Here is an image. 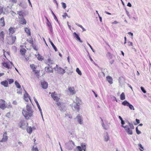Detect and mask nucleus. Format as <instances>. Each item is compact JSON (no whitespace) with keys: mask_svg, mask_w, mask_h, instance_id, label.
I'll list each match as a JSON object with an SVG mask.
<instances>
[{"mask_svg":"<svg viewBox=\"0 0 151 151\" xmlns=\"http://www.w3.org/2000/svg\"><path fill=\"white\" fill-rule=\"evenodd\" d=\"M126 122L128 125L125 126L124 128L126 133L129 135H132L133 134L132 129H134V126L132 123H130L129 121H127Z\"/></svg>","mask_w":151,"mask_h":151,"instance_id":"f03ea898","label":"nucleus"},{"mask_svg":"<svg viewBox=\"0 0 151 151\" xmlns=\"http://www.w3.org/2000/svg\"><path fill=\"white\" fill-rule=\"evenodd\" d=\"M69 145L70 146H67V149L68 150H71L73 148V147L72 146H70V145Z\"/></svg>","mask_w":151,"mask_h":151,"instance_id":"8fccbe9b","label":"nucleus"},{"mask_svg":"<svg viewBox=\"0 0 151 151\" xmlns=\"http://www.w3.org/2000/svg\"><path fill=\"white\" fill-rule=\"evenodd\" d=\"M47 26L49 27V29L50 31L52 30V27L51 24V23L49 21H48V22L47 23Z\"/></svg>","mask_w":151,"mask_h":151,"instance_id":"cd10ccee","label":"nucleus"},{"mask_svg":"<svg viewBox=\"0 0 151 151\" xmlns=\"http://www.w3.org/2000/svg\"><path fill=\"white\" fill-rule=\"evenodd\" d=\"M49 41L50 42L51 45L52 46L53 48H54V49L55 50V51H56V52L57 51H58L57 49V48L54 45V44L51 41V40L50 38H49Z\"/></svg>","mask_w":151,"mask_h":151,"instance_id":"4be33fe9","label":"nucleus"},{"mask_svg":"<svg viewBox=\"0 0 151 151\" xmlns=\"http://www.w3.org/2000/svg\"><path fill=\"white\" fill-rule=\"evenodd\" d=\"M121 124H122L121 126L124 128L125 126L124 125V124H125V122L123 120L122 121H121Z\"/></svg>","mask_w":151,"mask_h":151,"instance_id":"09e8293b","label":"nucleus"},{"mask_svg":"<svg viewBox=\"0 0 151 151\" xmlns=\"http://www.w3.org/2000/svg\"><path fill=\"white\" fill-rule=\"evenodd\" d=\"M26 51V50L24 48H22L20 50V52L22 55H24Z\"/></svg>","mask_w":151,"mask_h":151,"instance_id":"a878e982","label":"nucleus"},{"mask_svg":"<svg viewBox=\"0 0 151 151\" xmlns=\"http://www.w3.org/2000/svg\"><path fill=\"white\" fill-rule=\"evenodd\" d=\"M15 84L16 86L18 88H20L21 86L20 84L19 83L17 82V81H16L15 82Z\"/></svg>","mask_w":151,"mask_h":151,"instance_id":"e433bc0d","label":"nucleus"},{"mask_svg":"<svg viewBox=\"0 0 151 151\" xmlns=\"http://www.w3.org/2000/svg\"><path fill=\"white\" fill-rule=\"evenodd\" d=\"M8 139V137L6 136V132L4 133L3 135V137L0 142H6Z\"/></svg>","mask_w":151,"mask_h":151,"instance_id":"1a4fd4ad","label":"nucleus"},{"mask_svg":"<svg viewBox=\"0 0 151 151\" xmlns=\"http://www.w3.org/2000/svg\"><path fill=\"white\" fill-rule=\"evenodd\" d=\"M71 143H72L74 146H75L74 142L72 140L70 141V142L68 143V144L70 145H71Z\"/></svg>","mask_w":151,"mask_h":151,"instance_id":"13d9d810","label":"nucleus"},{"mask_svg":"<svg viewBox=\"0 0 151 151\" xmlns=\"http://www.w3.org/2000/svg\"><path fill=\"white\" fill-rule=\"evenodd\" d=\"M104 140L105 142H107L109 139V135L107 133H106L105 135L104 136Z\"/></svg>","mask_w":151,"mask_h":151,"instance_id":"b1692460","label":"nucleus"},{"mask_svg":"<svg viewBox=\"0 0 151 151\" xmlns=\"http://www.w3.org/2000/svg\"><path fill=\"white\" fill-rule=\"evenodd\" d=\"M4 19V17L1 18L0 19V25L2 27L5 26Z\"/></svg>","mask_w":151,"mask_h":151,"instance_id":"f3484780","label":"nucleus"},{"mask_svg":"<svg viewBox=\"0 0 151 151\" xmlns=\"http://www.w3.org/2000/svg\"><path fill=\"white\" fill-rule=\"evenodd\" d=\"M141 89L143 93H146V91L145 89L143 87L141 86Z\"/></svg>","mask_w":151,"mask_h":151,"instance_id":"864d4df0","label":"nucleus"},{"mask_svg":"<svg viewBox=\"0 0 151 151\" xmlns=\"http://www.w3.org/2000/svg\"><path fill=\"white\" fill-rule=\"evenodd\" d=\"M9 84H11L14 82V80L12 79H10L8 80Z\"/></svg>","mask_w":151,"mask_h":151,"instance_id":"603ef678","label":"nucleus"},{"mask_svg":"<svg viewBox=\"0 0 151 151\" xmlns=\"http://www.w3.org/2000/svg\"><path fill=\"white\" fill-rule=\"evenodd\" d=\"M56 104H57V105L58 106H60V110L61 111H64L65 110V109H64V107H63V106L62 105H61L62 103L61 102H57Z\"/></svg>","mask_w":151,"mask_h":151,"instance_id":"412c9836","label":"nucleus"},{"mask_svg":"<svg viewBox=\"0 0 151 151\" xmlns=\"http://www.w3.org/2000/svg\"><path fill=\"white\" fill-rule=\"evenodd\" d=\"M20 22L21 24H26L27 23L26 20L24 18H22L21 19Z\"/></svg>","mask_w":151,"mask_h":151,"instance_id":"4c0bfd02","label":"nucleus"},{"mask_svg":"<svg viewBox=\"0 0 151 151\" xmlns=\"http://www.w3.org/2000/svg\"><path fill=\"white\" fill-rule=\"evenodd\" d=\"M80 104H78L73 103L72 106L73 109L75 111L78 112L80 109Z\"/></svg>","mask_w":151,"mask_h":151,"instance_id":"39448f33","label":"nucleus"},{"mask_svg":"<svg viewBox=\"0 0 151 151\" xmlns=\"http://www.w3.org/2000/svg\"><path fill=\"white\" fill-rule=\"evenodd\" d=\"M11 65H9L8 63H2L3 66L6 67V68L9 69L12 68V65H13V63L12 62H10Z\"/></svg>","mask_w":151,"mask_h":151,"instance_id":"6e6552de","label":"nucleus"},{"mask_svg":"<svg viewBox=\"0 0 151 151\" xmlns=\"http://www.w3.org/2000/svg\"><path fill=\"white\" fill-rule=\"evenodd\" d=\"M128 45L129 46L131 45L132 46H133V43L132 42H128Z\"/></svg>","mask_w":151,"mask_h":151,"instance_id":"e2e57ef3","label":"nucleus"},{"mask_svg":"<svg viewBox=\"0 0 151 151\" xmlns=\"http://www.w3.org/2000/svg\"><path fill=\"white\" fill-rule=\"evenodd\" d=\"M87 44L89 46V47H90V48H91V49L92 50V51L93 52H95V51L93 49L92 47H91V46L88 43H87Z\"/></svg>","mask_w":151,"mask_h":151,"instance_id":"4d7b16f0","label":"nucleus"},{"mask_svg":"<svg viewBox=\"0 0 151 151\" xmlns=\"http://www.w3.org/2000/svg\"><path fill=\"white\" fill-rule=\"evenodd\" d=\"M36 103L37 105V106L38 108V109L39 110V111H40V113H41L42 112V110H41V109L40 108V105H39V104L38 102H37Z\"/></svg>","mask_w":151,"mask_h":151,"instance_id":"a18cd8bd","label":"nucleus"},{"mask_svg":"<svg viewBox=\"0 0 151 151\" xmlns=\"http://www.w3.org/2000/svg\"><path fill=\"white\" fill-rule=\"evenodd\" d=\"M98 17H99L100 22H102V17L100 16L99 14Z\"/></svg>","mask_w":151,"mask_h":151,"instance_id":"774afa93","label":"nucleus"},{"mask_svg":"<svg viewBox=\"0 0 151 151\" xmlns=\"http://www.w3.org/2000/svg\"><path fill=\"white\" fill-rule=\"evenodd\" d=\"M107 56L110 59H111L112 58V55L109 52L107 53Z\"/></svg>","mask_w":151,"mask_h":151,"instance_id":"37998d69","label":"nucleus"},{"mask_svg":"<svg viewBox=\"0 0 151 151\" xmlns=\"http://www.w3.org/2000/svg\"><path fill=\"white\" fill-rule=\"evenodd\" d=\"M65 116H68V117L69 118H72V116L70 115H69V114H65Z\"/></svg>","mask_w":151,"mask_h":151,"instance_id":"69168bd1","label":"nucleus"},{"mask_svg":"<svg viewBox=\"0 0 151 151\" xmlns=\"http://www.w3.org/2000/svg\"><path fill=\"white\" fill-rule=\"evenodd\" d=\"M76 119H77L78 122L80 124H81L83 123V120L82 119L81 116H80L79 115H78L76 117Z\"/></svg>","mask_w":151,"mask_h":151,"instance_id":"ddd939ff","label":"nucleus"},{"mask_svg":"<svg viewBox=\"0 0 151 151\" xmlns=\"http://www.w3.org/2000/svg\"><path fill=\"white\" fill-rule=\"evenodd\" d=\"M37 58L38 59V60H41V61H42V60H43V59L42 58V56L40 55H39L37 57Z\"/></svg>","mask_w":151,"mask_h":151,"instance_id":"5fc2aeb1","label":"nucleus"},{"mask_svg":"<svg viewBox=\"0 0 151 151\" xmlns=\"http://www.w3.org/2000/svg\"><path fill=\"white\" fill-rule=\"evenodd\" d=\"M27 111L23 109L22 111L23 115L26 119H28L33 115V111L31 107L27 105L26 106Z\"/></svg>","mask_w":151,"mask_h":151,"instance_id":"f257e3e1","label":"nucleus"},{"mask_svg":"<svg viewBox=\"0 0 151 151\" xmlns=\"http://www.w3.org/2000/svg\"><path fill=\"white\" fill-rule=\"evenodd\" d=\"M33 151H38V148L37 147H33L32 149Z\"/></svg>","mask_w":151,"mask_h":151,"instance_id":"bf43d9fd","label":"nucleus"},{"mask_svg":"<svg viewBox=\"0 0 151 151\" xmlns=\"http://www.w3.org/2000/svg\"><path fill=\"white\" fill-rule=\"evenodd\" d=\"M106 79L110 84H111L113 83V79L111 77L109 76H107L106 77Z\"/></svg>","mask_w":151,"mask_h":151,"instance_id":"a211bd4d","label":"nucleus"},{"mask_svg":"<svg viewBox=\"0 0 151 151\" xmlns=\"http://www.w3.org/2000/svg\"><path fill=\"white\" fill-rule=\"evenodd\" d=\"M129 103L127 101L125 100L122 103V105L124 106H128Z\"/></svg>","mask_w":151,"mask_h":151,"instance_id":"c756f323","label":"nucleus"},{"mask_svg":"<svg viewBox=\"0 0 151 151\" xmlns=\"http://www.w3.org/2000/svg\"><path fill=\"white\" fill-rule=\"evenodd\" d=\"M76 71L79 75L81 76L82 75V73L78 68H76Z\"/></svg>","mask_w":151,"mask_h":151,"instance_id":"a19ab883","label":"nucleus"},{"mask_svg":"<svg viewBox=\"0 0 151 151\" xmlns=\"http://www.w3.org/2000/svg\"><path fill=\"white\" fill-rule=\"evenodd\" d=\"M27 41L29 43L31 44L32 45L34 44V42L33 39L32 38H30L29 39H27Z\"/></svg>","mask_w":151,"mask_h":151,"instance_id":"72a5a7b5","label":"nucleus"},{"mask_svg":"<svg viewBox=\"0 0 151 151\" xmlns=\"http://www.w3.org/2000/svg\"><path fill=\"white\" fill-rule=\"evenodd\" d=\"M80 102H81V101L77 97H76L75 98V101L73 103L78 104H80Z\"/></svg>","mask_w":151,"mask_h":151,"instance_id":"bb28decb","label":"nucleus"},{"mask_svg":"<svg viewBox=\"0 0 151 151\" xmlns=\"http://www.w3.org/2000/svg\"><path fill=\"white\" fill-rule=\"evenodd\" d=\"M23 12L22 11H17V14L20 16L22 17L23 16Z\"/></svg>","mask_w":151,"mask_h":151,"instance_id":"58836bf2","label":"nucleus"},{"mask_svg":"<svg viewBox=\"0 0 151 151\" xmlns=\"http://www.w3.org/2000/svg\"><path fill=\"white\" fill-rule=\"evenodd\" d=\"M67 16V14L66 13H64V15H62V17L65 19L66 16Z\"/></svg>","mask_w":151,"mask_h":151,"instance_id":"052dcab7","label":"nucleus"},{"mask_svg":"<svg viewBox=\"0 0 151 151\" xmlns=\"http://www.w3.org/2000/svg\"><path fill=\"white\" fill-rule=\"evenodd\" d=\"M10 1L14 3H16L17 0H10Z\"/></svg>","mask_w":151,"mask_h":151,"instance_id":"338daca9","label":"nucleus"},{"mask_svg":"<svg viewBox=\"0 0 151 151\" xmlns=\"http://www.w3.org/2000/svg\"><path fill=\"white\" fill-rule=\"evenodd\" d=\"M82 149L80 146H77L75 149V151H82Z\"/></svg>","mask_w":151,"mask_h":151,"instance_id":"7c9ffc66","label":"nucleus"},{"mask_svg":"<svg viewBox=\"0 0 151 151\" xmlns=\"http://www.w3.org/2000/svg\"><path fill=\"white\" fill-rule=\"evenodd\" d=\"M87 146V144L85 143H82L81 144V147L84 151H86Z\"/></svg>","mask_w":151,"mask_h":151,"instance_id":"2eb2a0df","label":"nucleus"},{"mask_svg":"<svg viewBox=\"0 0 151 151\" xmlns=\"http://www.w3.org/2000/svg\"><path fill=\"white\" fill-rule=\"evenodd\" d=\"M49 64H52L54 63V62L52 60H51V59L49 58L48 59V62Z\"/></svg>","mask_w":151,"mask_h":151,"instance_id":"c03bdc74","label":"nucleus"},{"mask_svg":"<svg viewBox=\"0 0 151 151\" xmlns=\"http://www.w3.org/2000/svg\"><path fill=\"white\" fill-rule=\"evenodd\" d=\"M128 106L129 107V108L131 110H134L135 109L133 106L130 104H129Z\"/></svg>","mask_w":151,"mask_h":151,"instance_id":"79ce46f5","label":"nucleus"},{"mask_svg":"<svg viewBox=\"0 0 151 151\" xmlns=\"http://www.w3.org/2000/svg\"><path fill=\"white\" fill-rule=\"evenodd\" d=\"M19 5V6L22 7L23 9H25L27 7V5L25 3L20 2Z\"/></svg>","mask_w":151,"mask_h":151,"instance_id":"aec40b11","label":"nucleus"},{"mask_svg":"<svg viewBox=\"0 0 151 151\" xmlns=\"http://www.w3.org/2000/svg\"><path fill=\"white\" fill-rule=\"evenodd\" d=\"M11 14L13 16H15L16 14V13L13 11L11 12Z\"/></svg>","mask_w":151,"mask_h":151,"instance_id":"680f3d73","label":"nucleus"},{"mask_svg":"<svg viewBox=\"0 0 151 151\" xmlns=\"http://www.w3.org/2000/svg\"><path fill=\"white\" fill-rule=\"evenodd\" d=\"M5 101L2 99L0 100V108L2 109H5Z\"/></svg>","mask_w":151,"mask_h":151,"instance_id":"423d86ee","label":"nucleus"},{"mask_svg":"<svg viewBox=\"0 0 151 151\" xmlns=\"http://www.w3.org/2000/svg\"><path fill=\"white\" fill-rule=\"evenodd\" d=\"M51 94V96L52 97L55 101H56L57 102H58L60 99V94L56 93L55 92L52 93L50 92L49 94Z\"/></svg>","mask_w":151,"mask_h":151,"instance_id":"20e7f679","label":"nucleus"},{"mask_svg":"<svg viewBox=\"0 0 151 151\" xmlns=\"http://www.w3.org/2000/svg\"><path fill=\"white\" fill-rule=\"evenodd\" d=\"M41 84L42 88L44 89H46L48 87V83L47 82L45 81H42Z\"/></svg>","mask_w":151,"mask_h":151,"instance_id":"9b49d317","label":"nucleus"},{"mask_svg":"<svg viewBox=\"0 0 151 151\" xmlns=\"http://www.w3.org/2000/svg\"><path fill=\"white\" fill-rule=\"evenodd\" d=\"M32 46L33 47V48L34 50H37V49L36 48V46H35L34 44L32 45Z\"/></svg>","mask_w":151,"mask_h":151,"instance_id":"0e129e2a","label":"nucleus"},{"mask_svg":"<svg viewBox=\"0 0 151 151\" xmlns=\"http://www.w3.org/2000/svg\"><path fill=\"white\" fill-rule=\"evenodd\" d=\"M12 108V106L11 104L9 103L8 104H6L5 106V108Z\"/></svg>","mask_w":151,"mask_h":151,"instance_id":"c9c22d12","label":"nucleus"},{"mask_svg":"<svg viewBox=\"0 0 151 151\" xmlns=\"http://www.w3.org/2000/svg\"><path fill=\"white\" fill-rule=\"evenodd\" d=\"M24 99L27 102L28 101V99L27 98H28L30 101H31L30 96L27 93H26V94H24Z\"/></svg>","mask_w":151,"mask_h":151,"instance_id":"4468645a","label":"nucleus"},{"mask_svg":"<svg viewBox=\"0 0 151 151\" xmlns=\"http://www.w3.org/2000/svg\"><path fill=\"white\" fill-rule=\"evenodd\" d=\"M51 13H52V15H53V16H54V19H55V20L58 22V24H59V21H58V19H57V17H56V16L55 15V14L53 12V11H52V10L51 9Z\"/></svg>","mask_w":151,"mask_h":151,"instance_id":"2f4dec72","label":"nucleus"},{"mask_svg":"<svg viewBox=\"0 0 151 151\" xmlns=\"http://www.w3.org/2000/svg\"><path fill=\"white\" fill-rule=\"evenodd\" d=\"M101 124L102 127H103V128L105 129V130H107L108 129V127H107L106 125H105L104 124L102 119L101 118Z\"/></svg>","mask_w":151,"mask_h":151,"instance_id":"393cba45","label":"nucleus"},{"mask_svg":"<svg viewBox=\"0 0 151 151\" xmlns=\"http://www.w3.org/2000/svg\"><path fill=\"white\" fill-rule=\"evenodd\" d=\"M3 7L0 6V15L3 13Z\"/></svg>","mask_w":151,"mask_h":151,"instance_id":"3c124183","label":"nucleus"},{"mask_svg":"<svg viewBox=\"0 0 151 151\" xmlns=\"http://www.w3.org/2000/svg\"><path fill=\"white\" fill-rule=\"evenodd\" d=\"M25 31L28 35L29 36L31 35V32L29 29L27 28H25Z\"/></svg>","mask_w":151,"mask_h":151,"instance_id":"c85d7f7f","label":"nucleus"},{"mask_svg":"<svg viewBox=\"0 0 151 151\" xmlns=\"http://www.w3.org/2000/svg\"><path fill=\"white\" fill-rule=\"evenodd\" d=\"M136 131L137 133L138 134H139L141 133V132L138 130L137 127H136Z\"/></svg>","mask_w":151,"mask_h":151,"instance_id":"de8ad7c7","label":"nucleus"},{"mask_svg":"<svg viewBox=\"0 0 151 151\" xmlns=\"http://www.w3.org/2000/svg\"><path fill=\"white\" fill-rule=\"evenodd\" d=\"M5 33L4 32L2 31L0 33V41H1L3 43L4 42V37Z\"/></svg>","mask_w":151,"mask_h":151,"instance_id":"9d476101","label":"nucleus"},{"mask_svg":"<svg viewBox=\"0 0 151 151\" xmlns=\"http://www.w3.org/2000/svg\"><path fill=\"white\" fill-rule=\"evenodd\" d=\"M30 67L32 68L33 69V71H34V69H35L36 68V67H35V65L33 64L32 65H30Z\"/></svg>","mask_w":151,"mask_h":151,"instance_id":"49530a36","label":"nucleus"},{"mask_svg":"<svg viewBox=\"0 0 151 151\" xmlns=\"http://www.w3.org/2000/svg\"><path fill=\"white\" fill-rule=\"evenodd\" d=\"M45 68H47V72H48L49 73H52L53 72V70L52 69H50L49 67H46Z\"/></svg>","mask_w":151,"mask_h":151,"instance_id":"ea45409f","label":"nucleus"},{"mask_svg":"<svg viewBox=\"0 0 151 151\" xmlns=\"http://www.w3.org/2000/svg\"><path fill=\"white\" fill-rule=\"evenodd\" d=\"M16 39L15 36L12 35L10 37H7L6 41L8 44L12 45L14 43Z\"/></svg>","mask_w":151,"mask_h":151,"instance_id":"7ed1b4c3","label":"nucleus"},{"mask_svg":"<svg viewBox=\"0 0 151 151\" xmlns=\"http://www.w3.org/2000/svg\"><path fill=\"white\" fill-rule=\"evenodd\" d=\"M9 34H13L15 32V28L10 27L9 29Z\"/></svg>","mask_w":151,"mask_h":151,"instance_id":"dca6fc26","label":"nucleus"},{"mask_svg":"<svg viewBox=\"0 0 151 151\" xmlns=\"http://www.w3.org/2000/svg\"><path fill=\"white\" fill-rule=\"evenodd\" d=\"M62 6H63V8L64 9H65L66 7V4H65V3L64 2H62Z\"/></svg>","mask_w":151,"mask_h":151,"instance_id":"6e6d98bb","label":"nucleus"},{"mask_svg":"<svg viewBox=\"0 0 151 151\" xmlns=\"http://www.w3.org/2000/svg\"><path fill=\"white\" fill-rule=\"evenodd\" d=\"M73 35H74V37L76 38V39L78 40L81 42H82L83 41L81 40L79 36V35L77 34L76 32H74L73 33Z\"/></svg>","mask_w":151,"mask_h":151,"instance_id":"6ab92c4d","label":"nucleus"},{"mask_svg":"<svg viewBox=\"0 0 151 151\" xmlns=\"http://www.w3.org/2000/svg\"><path fill=\"white\" fill-rule=\"evenodd\" d=\"M120 99L121 100H124L125 99V96L124 93H122L120 95Z\"/></svg>","mask_w":151,"mask_h":151,"instance_id":"f704fd0d","label":"nucleus"},{"mask_svg":"<svg viewBox=\"0 0 151 151\" xmlns=\"http://www.w3.org/2000/svg\"><path fill=\"white\" fill-rule=\"evenodd\" d=\"M56 66L57 68V70H59V72H60L61 74H63L65 72V70L60 67H59L57 65H56Z\"/></svg>","mask_w":151,"mask_h":151,"instance_id":"0eeeda50","label":"nucleus"},{"mask_svg":"<svg viewBox=\"0 0 151 151\" xmlns=\"http://www.w3.org/2000/svg\"><path fill=\"white\" fill-rule=\"evenodd\" d=\"M68 90L71 94L73 95L76 93V91L73 87H69Z\"/></svg>","mask_w":151,"mask_h":151,"instance_id":"f8f14e48","label":"nucleus"},{"mask_svg":"<svg viewBox=\"0 0 151 151\" xmlns=\"http://www.w3.org/2000/svg\"><path fill=\"white\" fill-rule=\"evenodd\" d=\"M1 84L3 85L5 87H7L8 86V82L7 81L5 80L4 81H2L1 83Z\"/></svg>","mask_w":151,"mask_h":151,"instance_id":"5701e85b","label":"nucleus"},{"mask_svg":"<svg viewBox=\"0 0 151 151\" xmlns=\"http://www.w3.org/2000/svg\"><path fill=\"white\" fill-rule=\"evenodd\" d=\"M27 131L29 134H31L32 132V128L31 127H28L27 128Z\"/></svg>","mask_w":151,"mask_h":151,"instance_id":"473e14b6","label":"nucleus"}]
</instances>
